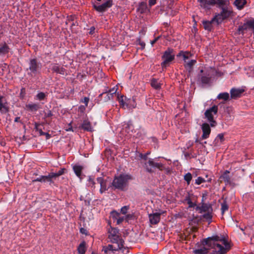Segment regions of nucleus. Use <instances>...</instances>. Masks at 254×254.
Returning <instances> with one entry per match:
<instances>
[{
	"instance_id": "nucleus-18",
	"label": "nucleus",
	"mask_w": 254,
	"mask_h": 254,
	"mask_svg": "<svg viewBox=\"0 0 254 254\" xmlns=\"http://www.w3.org/2000/svg\"><path fill=\"white\" fill-rule=\"evenodd\" d=\"M52 68L54 71L57 73H59L61 74H64L65 73V69L63 67L59 65L58 64H54Z\"/></svg>"
},
{
	"instance_id": "nucleus-43",
	"label": "nucleus",
	"mask_w": 254,
	"mask_h": 254,
	"mask_svg": "<svg viewBox=\"0 0 254 254\" xmlns=\"http://www.w3.org/2000/svg\"><path fill=\"white\" fill-rule=\"evenodd\" d=\"M205 180L202 177H199L195 180V184L200 185V184L204 182Z\"/></svg>"
},
{
	"instance_id": "nucleus-4",
	"label": "nucleus",
	"mask_w": 254,
	"mask_h": 254,
	"mask_svg": "<svg viewBox=\"0 0 254 254\" xmlns=\"http://www.w3.org/2000/svg\"><path fill=\"white\" fill-rule=\"evenodd\" d=\"M119 102L122 107L124 108L132 109L136 107V103L133 98L127 99L124 96L119 98Z\"/></svg>"
},
{
	"instance_id": "nucleus-37",
	"label": "nucleus",
	"mask_w": 254,
	"mask_h": 254,
	"mask_svg": "<svg viewBox=\"0 0 254 254\" xmlns=\"http://www.w3.org/2000/svg\"><path fill=\"white\" fill-rule=\"evenodd\" d=\"M192 179L191 174L190 173H188L184 176V179L187 182L188 184H189Z\"/></svg>"
},
{
	"instance_id": "nucleus-54",
	"label": "nucleus",
	"mask_w": 254,
	"mask_h": 254,
	"mask_svg": "<svg viewBox=\"0 0 254 254\" xmlns=\"http://www.w3.org/2000/svg\"><path fill=\"white\" fill-rule=\"evenodd\" d=\"M217 138L218 139H219L221 141H223V138H224V135L223 134H219L217 136Z\"/></svg>"
},
{
	"instance_id": "nucleus-52",
	"label": "nucleus",
	"mask_w": 254,
	"mask_h": 254,
	"mask_svg": "<svg viewBox=\"0 0 254 254\" xmlns=\"http://www.w3.org/2000/svg\"><path fill=\"white\" fill-rule=\"evenodd\" d=\"M88 182H89V185H92V187H93L94 186V181H93V179L91 177H89V178H88Z\"/></svg>"
},
{
	"instance_id": "nucleus-11",
	"label": "nucleus",
	"mask_w": 254,
	"mask_h": 254,
	"mask_svg": "<svg viewBox=\"0 0 254 254\" xmlns=\"http://www.w3.org/2000/svg\"><path fill=\"white\" fill-rule=\"evenodd\" d=\"M205 240L202 242V246H198L193 251V253L195 254H206L210 248L208 245H206L204 242Z\"/></svg>"
},
{
	"instance_id": "nucleus-56",
	"label": "nucleus",
	"mask_w": 254,
	"mask_h": 254,
	"mask_svg": "<svg viewBox=\"0 0 254 254\" xmlns=\"http://www.w3.org/2000/svg\"><path fill=\"white\" fill-rule=\"evenodd\" d=\"M52 116V114L51 111H48V112L46 114V116L47 117H49Z\"/></svg>"
},
{
	"instance_id": "nucleus-5",
	"label": "nucleus",
	"mask_w": 254,
	"mask_h": 254,
	"mask_svg": "<svg viewBox=\"0 0 254 254\" xmlns=\"http://www.w3.org/2000/svg\"><path fill=\"white\" fill-rule=\"evenodd\" d=\"M29 69L30 72L28 73L32 76H35L40 72L41 65L35 59L31 60L29 63Z\"/></svg>"
},
{
	"instance_id": "nucleus-1",
	"label": "nucleus",
	"mask_w": 254,
	"mask_h": 254,
	"mask_svg": "<svg viewBox=\"0 0 254 254\" xmlns=\"http://www.w3.org/2000/svg\"><path fill=\"white\" fill-rule=\"evenodd\" d=\"M204 242L210 249H213L212 254H225L230 249L227 240L222 235L209 237Z\"/></svg>"
},
{
	"instance_id": "nucleus-9",
	"label": "nucleus",
	"mask_w": 254,
	"mask_h": 254,
	"mask_svg": "<svg viewBox=\"0 0 254 254\" xmlns=\"http://www.w3.org/2000/svg\"><path fill=\"white\" fill-rule=\"evenodd\" d=\"M231 12L225 9H223L220 14L216 15L213 19V21H216L217 24L221 22L224 19L228 17L230 15Z\"/></svg>"
},
{
	"instance_id": "nucleus-28",
	"label": "nucleus",
	"mask_w": 254,
	"mask_h": 254,
	"mask_svg": "<svg viewBox=\"0 0 254 254\" xmlns=\"http://www.w3.org/2000/svg\"><path fill=\"white\" fill-rule=\"evenodd\" d=\"M151 86L156 89H158L161 87V83L155 79H153L151 82Z\"/></svg>"
},
{
	"instance_id": "nucleus-64",
	"label": "nucleus",
	"mask_w": 254,
	"mask_h": 254,
	"mask_svg": "<svg viewBox=\"0 0 254 254\" xmlns=\"http://www.w3.org/2000/svg\"><path fill=\"white\" fill-rule=\"evenodd\" d=\"M92 254H94L93 253H92Z\"/></svg>"
},
{
	"instance_id": "nucleus-53",
	"label": "nucleus",
	"mask_w": 254,
	"mask_h": 254,
	"mask_svg": "<svg viewBox=\"0 0 254 254\" xmlns=\"http://www.w3.org/2000/svg\"><path fill=\"white\" fill-rule=\"evenodd\" d=\"M64 169H61L59 171H58L57 172L58 176L59 177V176L63 175L64 174Z\"/></svg>"
},
{
	"instance_id": "nucleus-16",
	"label": "nucleus",
	"mask_w": 254,
	"mask_h": 254,
	"mask_svg": "<svg viewBox=\"0 0 254 254\" xmlns=\"http://www.w3.org/2000/svg\"><path fill=\"white\" fill-rule=\"evenodd\" d=\"M196 210L200 213L211 212L212 208L209 204L204 203L201 206H196Z\"/></svg>"
},
{
	"instance_id": "nucleus-17",
	"label": "nucleus",
	"mask_w": 254,
	"mask_h": 254,
	"mask_svg": "<svg viewBox=\"0 0 254 254\" xmlns=\"http://www.w3.org/2000/svg\"><path fill=\"white\" fill-rule=\"evenodd\" d=\"M97 181L100 185V192L101 193H103L107 190L106 181H105L102 177L98 178L97 179Z\"/></svg>"
},
{
	"instance_id": "nucleus-36",
	"label": "nucleus",
	"mask_w": 254,
	"mask_h": 254,
	"mask_svg": "<svg viewBox=\"0 0 254 254\" xmlns=\"http://www.w3.org/2000/svg\"><path fill=\"white\" fill-rule=\"evenodd\" d=\"M45 96L46 95L44 93L39 92L36 95L35 99L38 100H42L45 99Z\"/></svg>"
},
{
	"instance_id": "nucleus-20",
	"label": "nucleus",
	"mask_w": 254,
	"mask_h": 254,
	"mask_svg": "<svg viewBox=\"0 0 254 254\" xmlns=\"http://www.w3.org/2000/svg\"><path fill=\"white\" fill-rule=\"evenodd\" d=\"M137 10L141 13H145L148 11L147 5L146 3L141 2L139 3Z\"/></svg>"
},
{
	"instance_id": "nucleus-49",
	"label": "nucleus",
	"mask_w": 254,
	"mask_h": 254,
	"mask_svg": "<svg viewBox=\"0 0 254 254\" xmlns=\"http://www.w3.org/2000/svg\"><path fill=\"white\" fill-rule=\"evenodd\" d=\"M86 106L81 105L78 107V111L81 113H83L85 110Z\"/></svg>"
},
{
	"instance_id": "nucleus-3",
	"label": "nucleus",
	"mask_w": 254,
	"mask_h": 254,
	"mask_svg": "<svg viewBox=\"0 0 254 254\" xmlns=\"http://www.w3.org/2000/svg\"><path fill=\"white\" fill-rule=\"evenodd\" d=\"M217 112L218 107L216 105H214L205 112V118L210 123V126L212 127H215L216 125V122L214 119V117L216 115Z\"/></svg>"
},
{
	"instance_id": "nucleus-39",
	"label": "nucleus",
	"mask_w": 254,
	"mask_h": 254,
	"mask_svg": "<svg viewBox=\"0 0 254 254\" xmlns=\"http://www.w3.org/2000/svg\"><path fill=\"white\" fill-rule=\"evenodd\" d=\"M48 179V177L46 176H41L39 178H37L35 181L38 182H47V180Z\"/></svg>"
},
{
	"instance_id": "nucleus-22",
	"label": "nucleus",
	"mask_w": 254,
	"mask_h": 254,
	"mask_svg": "<svg viewBox=\"0 0 254 254\" xmlns=\"http://www.w3.org/2000/svg\"><path fill=\"white\" fill-rule=\"evenodd\" d=\"M73 169L76 175L79 178H81L83 167L81 166L76 165L73 166Z\"/></svg>"
},
{
	"instance_id": "nucleus-8",
	"label": "nucleus",
	"mask_w": 254,
	"mask_h": 254,
	"mask_svg": "<svg viewBox=\"0 0 254 254\" xmlns=\"http://www.w3.org/2000/svg\"><path fill=\"white\" fill-rule=\"evenodd\" d=\"M201 7L209 8L210 6L214 5H221L223 3L222 0H198Z\"/></svg>"
},
{
	"instance_id": "nucleus-45",
	"label": "nucleus",
	"mask_w": 254,
	"mask_h": 254,
	"mask_svg": "<svg viewBox=\"0 0 254 254\" xmlns=\"http://www.w3.org/2000/svg\"><path fill=\"white\" fill-rule=\"evenodd\" d=\"M111 215L113 218L115 220H116L118 219V217L119 216L120 214L118 212L116 211H113L111 213Z\"/></svg>"
},
{
	"instance_id": "nucleus-25",
	"label": "nucleus",
	"mask_w": 254,
	"mask_h": 254,
	"mask_svg": "<svg viewBox=\"0 0 254 254\" xmlns=\"http://www.w3.org/2000/svg\"><path fill=\"white\" fill-rule=\"evenodd\" d=\"M178 56H182L185 62L187 63V60L191 57V54L189 52H181Z\"/></svg>"
},
{
	"instance_id": "nucleus-44",
	"label": "nucleus",
	"mask_w": 254,
	"mask_h": 254,
	"mask_svg": "<svg viewBox=\"0 0 254 254\" xmlns=\"http://www.w3.org/2000/svg\"><path fill=\"white\" fill-rule=\"evenodd\" d=\"M128 209H129V206H124V207L121 208V212L122 214H126L127 213Z\"/></svg>"
},
{
	"instance_id": "nucleus-46",
	"label": "nucleus",
	"mask_w": 254,
	"mask_h": 254,
	"mask_svg": "<svg viewBox=\"0 0 254 254\" xmlns=\"http://www.w3.org/2000/svg\"><path fill=\"white\" fill-rule=\"evenodd\" d=\"M112 245H109L106 248H104V251L107 253L108 251H115Z\"/></svg>"
},
{
	"instance_id": "nucleus-21",
	"label": "nucleus",
	"mask_w": 254,
	"mask_h": 254,
	"mask_svg": "<svg viewBox=\"0 0 254 254\" xmlns=\"http://www.w3.org/2000/svg\"><path fill=\"white\" fill-rule=\"evenodd\" d=\"M7 111V109L5 105L3 97L0 95V112L4 113Z\"/></svg>"
},
{
	"instance_id": "nucleus-58",
	"label": "nucleus",
	"mask_w": 254,
	"mask_h": 254,
	"mask_svg": "<svg viewBox=\"0 0 254 254\" xmlns=\"http://www.w3.org/2000/svg\"><path fill=\"white\" fill-rule=\"evenodd\" d=\"M85 231L86 230L84 229H83V228H81L80 230V232L81 233H83V234H85Z\"/></svg>"
},
{
	"instance_id": "nucleus-40",
	"label": "nucleus",
	"mask_w": 254,
	"mask_h": 254,
	"mask_svg": "<svg viewBox=\"0 0 254 254\" xmlns=\"http://www.w3.org/2000/svg\"><path fill=\"white\" fill-rule=\"evenodd\" d=\"M186 202L189 205V207H193L195 205V204L194 203H193L191 201L189 197L186 199Z\"/></svg>"
},
{
	"instance_id": "nucleus-59",
	"label": "nucleus",
	"mask_w": 254,
	"mask_h": 254,
	"mask_svg": "<svg viewBox=\"0 0 254 254\" xmlns=\"http://www.w3.org/2000/svg\"><path fill=\"white\" fill-rule=\"evenodd\" d=\"M20 120V118L19 117H16L14 119V122H18Z\"/></svg>"
},
{
	"instance_id": "nucleus-34",
	"label": "nucleus",
	"mask_w": 254,
	"mask_h": 254,
	"mask_svg": "<svg viewBox=\"0 0 254 254\" xmlns=\"http://www.w3.org/2000/svg\"><path fill=\"white\" fill-rule=\"evenodd\" d=\"M8 52V48L7 45H4L0 47V54H4Z\"/></svg>"
},
{
	"instance_id": "nucleus-15",
	"label": "nucleus",
	"mask_w": 254,
	"mask_h": 254,
	"mask_svg": "<svg viewBox=\"0 0 254 254\" xmlns=\"http://www.w3.org/2000/svg\"><path fill=\"white\" fill-rule=\"evenodd\" d=\"M244 92L243 89L233 88L230 90L231 98L234 99L239 98Z\"/></svg>"
},
{
	"instance_id": "nucleus-12",
	"label": "nucleus",
	"mask_w": 254,
	"mask_h": 254,
	"mask_svg": "<svg viewBox=\"0 0 254 254\" xmlns=\"http://www.w3.org/2000/svg\"><path fill=\"white\" fill-rule=\"evenodd\" d=\"M109 237L113 243H118L120 240L118 234L119 230L116 228H111L109 230Z\"/></svg>"
},
{
	"instance_id": "nucleus-50",
	"label": "nucleus",
	"mask_w": 254,
	"mask_h": 254,
	"mask_svg": "<svg viewBox=\"0 0 254 254\" xmlns=\"http://www.w3.org/2000/svg\"><path fill=\"white\" fill-rule=\"evenodd\" d=\"M124 220V217H120L119 216L118 219L116 220L117 224H121Z\"/></svg>"
},
{
	"instance_id": "nucleus-7",
	"label": "nucleus",
	"mask_w": 254,
	"mask_h": 254,
	"mask_svg": "<svg viewBox=\"0 0 254 254\" xmlns=\"http://www.w3.org/2000/svg\"><path fill=\"white\" fill-rule=\"evenodd\" d=\"M164 61L162 63V66L166 67L174 59V55L173 54V50L168 49L165 52L163 57Z\"/></svg>"
},
{
	"instance_id": "nucleus-26",
	"label": "nucleus",
	"mask_w": 254,
	"mask_h": 254,
	"mask_svg": "<svg viewBox=\"0 0 254 254\" xmlns=\"http://www.w3.org/2000/svg\"><path fill=\"white\" fill-rule=\"evenodd\" d=\"M229 173V172L228 171H226L220 177V179L223 180L226 183H229L230 181Z\"/></svg>"
},
{
	"instance_id": "nucleus-14",
	"label": "nucleus",
	"mask_w": 254,
	"mask_h": 254,
	"mask_svg": "<svg viewBox=\"0 0 254 254\" xmlns=\"http://www.w3.org/2000/svg\"><path fill=\"white\" fill-rule=\"evenodd\" d=\"M111 5L112 1L109 0L102 4H94V7L98 12H102L104 11L107 8L111 7Z\"/></svg>"
},
{
	"instance_id": "nucleus-10",
	"label": "nucleus",
	"mask_w": 254,
	"mask_h": 254,
	"mask_svg": "<svg viewBox=\"0 0 254 254\" xmlns=\"http://www.w3.org/2000/svg\"><path fill=\"white\" fill-rule=\"evenodd\" d=\"M162 165L159 163H155L153 159H150L144 164V167L147 171L151 172L155 168H160Z\"/></svg>"
},
{
	"instance_id": "nucleus-19",
	"label": "nucleus",
	"mask_w": 254,
	"mask_h": 254,
	"mask_svg": "<svg viewBox=\"0 0 254 254\" xmlns=\"http://www.w3.org/2000/svg\"><path fill=\"white\" fill-rule=\"evenodd\" d=\"M81 127L83 129L88 131H92L93 130L92 127L90 122L87 120H84L81 125Z\"/></svg>"
},
{
	"instance_id": "nucleus-48",
	"label": "nucleus",
	"mask_w": 254,
	"mask_h": 254,
	"mask_svg": "<svg viewBox=\"0 0 254 254\" xmlns=\"http://www.w3.org/2000/svg\"><path fill=\"white\" fill-rule=\"evenodd\" d=\"M89 99L88 97H84L81 102L85 104V106L87 107L89 102Z\"/></svg>"
},
{
	"instance_id": "nucleus-23",
	"label": "nucleus",
	"mask_w": 254,
	"mask_h": 254,
	"mask_svg": "<svg viewBox=\"0 0 254 254\" xmlns=\"http://www.w3.org/2000/svg\"><path fill=\"white\" fill-rule=\"evenodd\" d=\"M246 3L245 0H235L234 4L235 6L239 9H241L243 8L244 5Z\"/></svg>"
},
{
	"instance_id": "nucleus-61",
	"label": "nucleus",
	"mask_w": 254,
	"mask_h": 254,
	"mask_svg": "<svg viewBox=\"0 0 254 254\" xmlns=\"http://www.w3.org/2000/svg\"><path fill=\"white\" fill-rule=\"evenodd\" d=\"M66 131H73L72 128L71 127H69L68 128L66 129Z\"/></svg>"
},
{
	"instance_id": "nucleus-60",
	"label": "nucleus",
	"mask_w": 254,
	"mask_h": 254,
	"mask_svg": "<svg viewBox=\"0 0 254 254\" xmlns=\"http://www.w3.org/2000/svg\"><path fill=\"white\" fill-rule=\"evenodd\" d=\"M158 39V37L156 39H155V40H154L153 41H151V44L152 45H153L155 42L156 41H157V40Z\"/></svg>"
},
{
	"instance_id": "nucleus-6",
	"label": "nucleus",
	"mask_w": 254,
	"mask_h": 254,
	"mask_svg": "<svg viewBox=\"0 0 254 254\" xmlns=\"http://www.w3.org/2000/svg\"><path fill=\"white\" fill-rule=\"evenodd\" d=\"M166 212L163 210H159L158 212H153L148 214L149 223L151 225L158 224L160 220V216Z\"/></svg>"
},
{
	"instance_id": "nucleus-42",
	"label": "nucleus",
	"mask_w": 254,
	"mask_h": 254,
	"mask_svg": "<svg viewBox=\"0 0 254 254\" xmlns=\"http://www.w3.org/2000/svg\"><path fill=\"white\" fill-rule=\"evenodd\" d=\"M228 209V205H227V204L226 203H222V204H221V210H222V214H223L225 211L227 210Z\"/></svg>"
},
{
	"instance_id": "nucleus-13",
	"label": "nucleus",
	"mask_w": 254,
	"mask_h": 254,
	"mask_svg": "<svg viewBox=\"0 0 254 254\" xmlns=\"http://www.w3.org/2000/svg\"><path fill=\"white\" fill-rule=\"evenodd\" d=\"M201 129L203 132L201 135V138L202 139H205L208 138L211 132L209 125L207 123H203L201 126Z\"/></svg>"
},
{
	"instance_id": "nucleus-62",
	"label": "nucleus",
	"mask_w": 254,
	"mask_h": 254,
	"mask_svg": "<svg viewBox=\"0 0 254 254\" xmlns=\"http://www.w3.org/2000/svg\"><path fill=\"white\" fill-rule=\"evenodd\" d=\"M197 141H198V139H196L195 140V142H197Z\"/></svg>"
},
{
	"instance_id": "nucleus-55",
	"label": "nucleus",
	"mask_w": 254,
	"mask_h": 254,
	"mask_svg": "<svg viewBox=\"0 0 254 254\" xmlns=\"http://www.w3.org/2000/svg\"><path fill=\"white\" fill-rule=\"evenodd\" d=\"M156 0H149V4L150 6L154 5L156 3Z\"/></svg>"
},
{
	"instance_id": "nucleus-63",
	"label": "nucleus",
	"mask_w": 254,
	"mask_h": 254,
	"mask_svg": "<svg viewBox=\"0 0 254 254\" xmlns=\"http://www.w3.org/2000/svg\"><path fill=\"white\" fill-rule=\"evenodd\" d=\"M200 71H201V72H203V70H202V69H201Z\"/></svg>"
},
{
	"instance_id": "nucleus-57",
	"label": "nucleus",
	"mask_w": 254,
	"mask_h": 254,
	"mask_svg": "<svg viewBox=\"0 0 254 254\" xmlns=\"http://www.w3.org/2000/svg\"><path fill=\"white\" fill-rule=\"evenodd\" d=\"M139 44L142 48L145 47V44L144 42H140Z\"/></svg>"
},
{
	"instance_id": "nucleus-30",
	"label": "nucleus",
	"mask_w": 254,
	"mask_h": 254,
	"mask_svg": "<svg viewBox=\"0 0 254 254\" xmlns=\"http://www.w3.org/2000/svg\"><path fill=\"white\" fill-rule=\"evenodd\" d=\"M229 98V94L227 92H223L219 94L217 96L218 99H223L225 101L227 100Z\"/></svg>"
},
{
	"instance_id": "nucleus-33",
	"label": "nucleus",
	"mask_w": 254,
	"mask_h": 254,
	"mask_svg": "<svg viewBox=\"0 0 254 254\" xmlns=\"http://www.w3.org/2000/svg\"><path fill=\"white\" fill-rule=\"evenodd\" d=\"M116 91L117 89H115L114 88L110 90L109 92L106 94V96H107V99L109 100L111 98H112L113 95L115 94Z\"/></svg>"
},
{
	"instance_id": "nucleus-31",
	"label": "nucleus",
	"mask_w": 254,
	"mask_h": 254,
	"mask_svg": "<svg viewBox=\"0 0 254 254\" xmlns=\"http://www.w3.org/2000/svg\"><path fill=\"white\" fill-rule=\"evenodd\" d=\"M211 74L208 73L206 76H202L201 78V82L203 84H207L209 82Z\"/></svg>"
},
{
	"instance_id": "nucleus-2",
	"label": "nucleus",
	"mask_w": 254,
	"mask_h": 254,
	"mask_svg": "<svg viewBox=\"0 0 254 254\" xmlns=\"http://www.w3.org/2000/svg\"><path fill=\"white\" fill-rule=\"evenodd\" d=\"M131 179V176L128 174H121L115 177L112 182V186L115 189L126 190L127 189L128 182Z\"/></svg>"
},
{
	"instance_id": "nucleus-27",
	"label": "nucleus",
	"mask_w": 254,
	"mask_h": 254,
	"mask_svg": "<svg viewBox=\"0 0 254 254\" xmlns=\"http://www.w3.org/2000/svg\"><path fill=\"white\" fill-rule=\"evenodd\" d=\"M85 243L83 242L78 246V252L79 254H85Z\"/></svg>"
},
{
	"instance_id": "nucleus-41",
	"label": "nucleus",
	"mask_w": 254,
	"mask_h": 254,
	"mask_svg": "<svg viewBox=\"0 0 254 254\" xmlns=\"http://www.w3.org/2000/svg\"><path fill=\"white\" fill-rule=\"evenodd\" d=\"M186 157L189 158H196L197 156V154L191 152L190 153H186L185 154Z\"/></svg>"
},
{
	"instance_id": "nucleus-32",
	"label": "nucleus",
	"mask_w": 254,
	"mask_h": 254,
	"mask_svg": "<svg viewBox=\"0 0 254 254\" xmlns=\"http://www.w3.org/2000/svg\"><path fill=\"white\" fill-rule=\"evenodd\" d=\"M196 63V61L194 60H191L189 62L187 61V63H186L185 66L186 67L190 70L192 66Z\"/></svg>"
},
{
	"instance_id": "nucleus-24",
	"label": "nucleus",
	"mask_w": 254,
	"mask_h": 254,
	"mask_svg": "<svg viewBox=\"0 0 254 254\" xmlns=\"http://www.w3.org/2000/svg\"><path fill=\"white\" fill-rule=\"evenodd\" d=\"M26 108L27 110L30 111H36L38 108L39 106L37 104L35 103L28 104L26 105Z\"/></svg>"
},
{
	"instance_id": "nucleus-51",
	"label": "nucleus",
	"mask_w": 254,
	"mask_h": 254,
	"mask_svg": "<svg viewBox=\"0 0 254 254\" xmlns=\"http://www.w3.org/2000/svg\"><path fill=\"white\" fill-rule=\"evenodd\" d=\"M95 32V28L94 26L90 27L89 33L91 35L93 34Z\"/></svg>"
},
{
	"instance_id": "nucleus-38",
	"label": "nucleus",
	"mask_w": 254,
	"mask_h": 254,
	"mask_svg": "<svg viewBox=\"0 0 254 254\" xmlns=\"http://www.w3.org/2000/svg\"><path fill=\"white\" fill-rule=\"evenodd\" d=\"M203 217L205 218L207 221L209 222L210 221L211 219V212H207L205 214H203Z\"/></svg>"
},
{
	"instance_id": "nucleus-47",
	"label": "nucleus",
	"mask_w": 254,
	"mask_h": 254,
	"mask_svg": "<svg viewBox=\"0 0 254 254\" xmlns=\"http://www.w3.org/2000/svg\"><path fill=\"white\" fill-rule=\"evenodd\" d=\"M193 144V141L192 140L188 141L186 145V147L187 149H189L190 147H191Z\"/></svg>"
},
{
	"instance_id": "nucleus-35",
	"label": "nucleus",
	"mask_w": 254,
	"mask_h": 254,
	"mask_svg": "<svg viewBox=\"0 0 254 254\" xmlns=\"http://www.w3.org/2000/svg\"><path fill=\"white\" fill-rule=\"evenodd\" d=\"M46 176L48 177V179L47 180V182H49L50 183L51 182V180L52 179H55L58 177L57 175V172L51 173L50 174H49V175L48 176Z\"/></svg>"
},
{
	"instance_id": "nucleus-29",
	"label": "nucleus",
	"mask_w": 254,
	"mask_h": 254,
	"mask_svg": "<svg viewBox=\"0 0 254 254\" xmlns=\"http://www.w3.org/2000/svg\"><path fill=\"white\" fill-rule=\"evenodd\" d=\"M216 22V21H213L212 20L211 21H204L203 22V25L205 30L210 31L211 29L212 23Z\"/></svg>"
}]
</instances>
